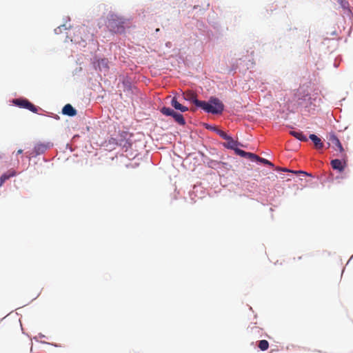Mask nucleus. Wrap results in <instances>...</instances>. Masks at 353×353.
I'll return each instance as SVG.
<instances>
[{
	"mask_svg": "<svg viewBox=\"0 0 353 353\" xmlns=\"http://www.w3.org/2000/svg\"><path fill=\"white\" fill-rule=\"evenodd\" d=\"M34 339L35 341H38L37 336H34Z\"/></svg>",
	"mask_w": 353,
	"mask_h": 353,
	"instance_id": "46",
	"label": "nucleus"
},
{
	"mask_svg": "<svg viewBox=\"0 0 353 353\" xmlns=\"http://www.w3.org/2000/svg\"><path fill=\"white\" fill-rule=\"evenodd\" d=\"M201 125L205 130H209L212 132H214L216 134H217L219 137L221 136L222 132L224 131L222 129L216 128L215 125L210 123L203 122L201 123Z\"/></svg>",
	"mask_w": 353,
	"mask_h": 353,
	"instance_id": "17",
	"label": "nucleus"
},
{
	"mask_svg": "<svg viewBox=\"0 0 353 353\" xmlns=\"http://www.w3.org/2000/svg\"><path fill=\"white\" fill-rule=\"evenodd\" d=\"M34 151L32 149L30 151L26 152L25 155L21 157V159H26L28 160V161H30L32 159V158H34V157H37V156H34Z\"/></svg>",
	"mask_w": 353,
	"mask_h": 353,
	"instance_id": "28",
	"label": "nucleus"
},
{
	"mask_svg": "<svg viewBox=\"0 0 353 353\" xmlns=\"http://www.w3.org/2000/svg\"><path fill=\"white\" fill-rule=\"evenodd\" d=\"M23 152V150L22 149H19L17 152H16V156L19 155V154H22Z\"/></svg>",
	"mask_w": 353,
	"mask_h": 353,
	"instance_id": "38",
	"label": "nucleus"
},
{
	"mask_svg": "<svg viewBox=\"0 0 353 353\" xmlns=\"http://www.w3.org/2000/svg\"><path fill=\"white\" fill-rule=\"evenodd\" d=\"M165 46L168 48H170L172 46V43L170 41H167L165 43Z\"/></svg>",
	"mask_w": 353,
	"mask_h": 353,
	"instance_id": "40",
	"label": "nucleus"
},
{
	"mask_svg": "<svg viewBox=\"0 0 353 353\" xmlns=\"http://www.w3.org/2000/svg\"><path fill=\"white\" fill-rule=\"evenodd\" d=\"M337 3L340 5L341 8L344 10L350 6L349 2L347 0H336Z\"/></svg>",
	"mask_w": 353,
	"mask_h": 353,
	"instance_id": "30",
	"label": "nucleus"
},
{
	"mask_svg": "<svg viewBox=\"0 0 353 353\" xmlns=\"http://www.w3.org/2000/svg\"><path fill=\"white\" fill-rule=\"evenodd\" d=\"M81 71H82V68L78 67V68H76L73 70L72 74H73V75H78Z\"/></svg>",
	"mask_w": 353,
	"mask_h": 353,
	"instance_id": "34",
	"label": "nucleus"
},
{
	"mask_svg": "<svg viewBox=\"0 0 353 353\" xmlns=\"http://www.w3.org/2000/svg\"><path fill=\"white\" fill-rule=\"evenodd\" d=\"M291 134L300 141H305L307 140V136L300 130L292 131Z\"/></svg>",
	"mask_w": 353,
	"mask_h": 353,
	"instance_id": "23",
	"label": "nucleus"
},
{
	"mask_svg": "<svg viewBox=\"0 0 353 353\" xmlns=\"http://www.w3.org/2000/svg\"><path fill=\"white\" fill-rule=\"evenodd\" d=\"M38 336H39V338H44V337H46V336H45V335H43V334H41V333H39V335H38Z\"/></svg>",
	"mask_w": 353,
	"mask_h": 353,
	"instance_id": "42",
	"label": "nucleus"
},
{
	"mask_svg": "<svg viewBox=\"0 0 353 353\" xmlns=\"http://www.w3.org/2000/svg\"><path fill=\"white\" fill-rule=\"evenodd\" d=\"M42 343H45V344H48V345H52L54 347H61V345L60 344H57V343H48V342H46V341H41Z\"/></svg>",
	"mask_w": 353,
	"mask_h": 353,
	"instance_id": "35",
	"label": "nucleus"
},
{
	"mask_svg": "<svg viewBox=\"0 0 353 353\" xmlns=\"http://www.w3.org/2000/svg\"><path fill=\"white\" fill-rule=\"evenodd\" d=\"M209 24L213 29L207 31V40L214 46L223 43L226 38L225 35L228 30V26H223L219 21H209Z\"/></svg>",
	"mask_w": 353,
	"mask_h": 353,
	"instance_id": "6",
	"label": "nucleus"
},
{
	"mask_svg": "<svg viewBox=\"0 0 353 353\" xmlns=\"http://www.w3.org/2000/svg\"><path fill=\"white\" fill-rule=\"evenodd\" d=\"M274 10H276V8H274ZM270 10L272 12L273 9H271Z\"/></svg>",
	"mask_w": 353,
	"mask_h": 353,
	"instance_id": "48",
	"label": "nucleus"
},
{
	"mask_svg": "<svg viewBox=\"0 0 353 353\" xmlns=\"http://www.w3.org/2000/svg\"><path fill=\"white\" fill-rule=\"evenodd\" d=\"M178 96L179 94H176L172 97L170 100L172 108L163 105L159 109V111L163 115L172 118L178 125L185 126L187 123L183 113L188 110V107L182 105L178 101Z\"/></svg>",
	"mask_w": 353,
	"mask_h": 353,
	"instance_id": "1",
	"label": "nucleus"
},
{
	"mask_svg": "<svg viewBox=\"0 0 353 353\" xmlns=\"http://www.w3.org/2000/svg\"><path fill=\"white\" fill-rule=\"evenodd\" d=\"M220 137L225 141L220 142L219 145L226 150H232L236 155L239 156V152L242 150L239 147L243 146V143L238 139H234L232 134L225 130L222 132Z\"/></svg>",
	"mask_w": 353,
	"mask_h": 353,
	"instance_id": "7",
	"label": "nucleus"
},
{
	"mask_svg": "<svg viewBox=\"0 0 353 353\" xmlns=\"http://www.w3.org/2000/svg\"><path fill=\"white\" fill-rule=\"evenodd\" d=\"M239 157L245 159H249L251 162L255 163L256 162V160L258 159V157L256 154L250 152H247L243 150L239 152Z\"/></svg>",
	"mask_w": 353,
	"mask_h": 353,
	"instance_id": "18",
	"label": "nucleus"
},
{
	"mask_svg": "<svg viewBox=\"0 0 353 353\" xmlns=\"http://www.w3.org/2000/svg\"><path fill=\"white\" fill-rule=\"evenodd\" d=\"M221 161L211 159L207 167L214 170H219L221 169Z\"/></svg>",
	"mask_w": 353,
	"mask_h": 353,
	"instance_id": "24",
	"label": "nucleus"
},
{
	"mask_svg": "<svg viewBox=\"0 0 353 353\" xmlns=\"http://www.w3.org/2000/svg\"><path fill=\"white\" fill-rule=\"evenodd\" d=\"M332 168L339 173H342L347 166V154H341V159H334L331 160Z\"/></svg>",
	"mask_w": 353,
	"mask_h": 353,
	"instance_id": "9",
	"label": "nucleus"
},
{
	"mask_svg": "<svg viewBox=\"0 0 353 353\" xmlns=\"http://www.w3.org/2000/svg\"><path fill=\"white\" fill-rule=\"evenodd\" d=\"M328 139L334 145L336 149L339 152L340 154H346L341 141L335 132H330Z\"/></svg>",
	"mask_w": 353,
	"mask_h": 353,
	"instance_id": "13",
	"label": "nucleus"
},
{
	"mask_svg": "<svg viewBox=\"0 0 353 353\" xmlns=\"http://www.w3.org/2000/svg\"><path fill=\"white\" fill-rule=\"evenodd\" d=\"M17 175V171L13 169L8 170L6 172H4L0 175V187L3 186V184L12 177L16 176Z\"/></svg>",
	"mask_w": 353,
	"mask_h": 353,
	"instance_id": "16",
	"label": "nucleus"
},
{
	"mask_svg": "<svg viewBox=\"0 0 353 353\" xmlns=\"http://www.w3.org/2000/svg\"><path fill=\"white\" fill-rule=\"evenodd\" d=\"M119 80L123 85L124 92H130L133 88H136V87L133 85L132 80L130 76L122 75L120 77Z\"/></svg>",
	"mask_w": 353,
	"mask_h": 353,
	"instance_id": "12",
	"label": "nucleus"
},
{
	"mask_svg": "<svg viewBox=\"0 0 353 353\" xmlns=\"http://www.w3.org/2000/svg\"><path fill=\"white\" fill-rule=\"evenodd\" d=\"M9 102L10 104H11L12 105H14L21 109L28 110L34 114H38L39 115L50 117L57 121H59L61 119L59 115L54 114L53 112L45 111L41 108L34 105L31 101H30L27 98L23 97H21L17 99H13L12 100H10Z\"/></svg>",
	"mask_w": 353,
	"mask_h": 353,
	"instance_id": "4",
	"label": "nucleus"
},
{
	"mask_svg": "<svg viewBox=\"0 0 353 353\" xmlns=\"http://www.w3.org/2000/svg\"><path fill=\"white\" fill-rule=\"evenodd\" d=\"M197 7H198V6H194V8H193V9H196V8H197Z\"/></svg>",
	"mask_w": 353,
	"mask_h": 353,
	"instance_id": "47",
	"label": "nucleus"
},
{
	"mask_svg": "<svg viewBox=\"0 0 353 353\" xmlns=\"http://www.w3.org/2000/svg\"><path fill=\"white\" fill-rule=\"evenodd\" d=\"M61 113L69 117H74L77 115L78 111L70 103H66L61 108Z\"/></svg>",
	"mask_w": 353,
	"mask_h": 353,
	"instance_id": "15",
	"label": "nucleus"
},
{
	"mask_svg": "<svg viewBox=\"0 0 353 353\" xmlns=\"http://www.w3.org/2000/svg\"><path fill=\"white\" fill-rule=\"evenodd\" d=\"M130 134V132L128 130H119V134L117 135V139L119 141V146L122 148H125L126 150L131 148L132 145V141L130 139V137H132L130 134L128 138V136Z\"/></svg>",
	"mask_w": 353,
	"mask_h": 353,
	"instance_id": "10",
	"label": "nucleus"
},
{
	"mask_svg": "<svg viewBox=\"0 0 353 353\" xmlns=\"http://www.w3.org/2000/svg\"><path fill=\"white\" fill-rule=\"evenodd\" d=\"M196 109L203 111L205 113L217 115L221 114L225 110L223 101L216 96H211L205 100L196 103Z\"/></svg>",
	"mask_w": 353,
	"mask_h": 353,
	"instance_id": "5",
	"label": "nucleus"
},
{
	"mask_svg": "<svg viewBox=\"0 0 353 353\" xmlns=\"http://www.w3.org/2000/svg\"><path fill=\"white\" fill-rule=\"evenodd\" d=\"M297 30V28H289L288 29V31H290V30Z\"/></svg>",
	"mask_w": 353,
	"mask_h": 353,
	"instance_id": "43",
	"label": "nucleus"
},
{
	"mask_svg": "<svg viewBox=\"0 0 353 353\" xmlns=\"http://www.w3.org/2000/svg\"><path fill=\"white\" fill-rule=\"evenodd\" d=\"M107 19V28L114 34H125V30L130 28L132 25L131 19L125 18L113 12H110Z\"/></svg>",
	"mask_w": 353,
	"mask_h": 353,
	"instance_id": "3",
	"label": "nucleus"
},
{
	"mask_svg": "<svg viewBox=\"0 0 353 353\" xmlns=\"http://www.w3.org/2000/svg\"><path fill=\"white\" fill-rule=\"evenodd\" d=\"M52 146L50 142L42 143L39 142L34 145L33 150L34 151V156H39L43 154L48 149Z\"/></svg>",
	"mask_w": 353,
	"mask_h": 353,
	"instance_id": "14",
	"label": "nucleus"
},
{
	"mask_svg": "<svg viewBox=\"0 0 353 353\" xmlns=\"http://www.w3.org/2000/svg\"><path fill=\"white\" fill-rule=\"evenodd\" d=\"M182 99L189 103H191L195 105L196 108V103L198 102H201V99H199L194 94H190V95H185L183 94Z\"/></svg>",
	"mask_w": 353,
	"mask_h": 353,
	"instance_id": "21",
	"label": "nucleus"
},
{
	"mask_svg": "<svg viewBox=\"0 0 353 353\" xmlns=\"http://www.w3.org/2000/svg\"><path fill=\"white\" fill-rule=\"evenodd\" d=\"M330 35H332V36L337 35V32H336V30H334V31H332V32L330 33Z\"/></svg>",
	"mask_w": 353,
	"mask_h": 353,
	"instance_id": "41",
	"label": "nucleus"
},
{
	"mask_svg": "<svg viewBox=\"0 0 353 353\" xmlns=\"http://www.w3.org/2000/svg\"><path fill=\"white\" fill-rule=\"evenodd\" d=\"M199 155L201 157L203 163L208 166V163L211 161L212 159H210L209 157H208L203 152L199 150L198 151Z\"/></svg>",
	"mask_w": 353,
	"mask_h": 353,
	"instance_id": "27",
	"label": "nucleus"
},
{
	"mask_svg": "<svg viewBox=\"0 0 353 353\" xmlns=\"http://www.w3.org/2000/svg\"><path fill=\"white\" fill-rule=\"evenodd\" d=\"M322 99L315 95H311L309 93L301 94L297 99V105L301 108V111L306 112L310 115H314L321 110V103Z\"/></svg>",
	"mask_w": 353,
	"mask_h": 353,
	"instance_id": "2",
	"label": "nucleus"
},
{
	"mask_svg": "<svg viewBox=\"0 0 353 353\" xmlns=\"http://www.w3.org/2000/svg\"><path fill=\"white\" fill-rule=\"evenodd\" d=\"M345 15L350 21L351 26H353V9L350 6L347 8L343 10Z\"/></svg>",
	"mask_w": 353,
	"mask_h": 353,
	"instance_id": "25",
	"label": "nucleus"
},
{
	"mask_svg": "<svg viewBox=\"0 0 353 353\" xmlns=\"http://www.w3.org/2000/svg\"><path fill=\"white\" fill-rule=\"evenodd\" d=\"M220 159H225V157H224V156H223V155H221V156H220Z\"/></svg>",
	"mask_w": 353,
	"mask_h": 353,
	"instance_id": "44",
	"label": "nucleus"
},
{
	"mask_svg": "<svg viewBox=\"0 0 353 353\" xmlns=\"http://www.w3.org/2000/svg\"><path fill=\"white\" fill-rule=\"evenodd\" d=\"M67 21H70V17H67Z\"/></svg>",
	"mask_w": 353,
	"mask_h": 353,
	"instance_id": "45",
	"label": "nucleus"
},
{
	"mask_svg": "<svg viewBox=\"0 0 353 353\" xmlns=\"http://www.w3.org/2000/svg\"><path fill=\"white\" fill-rule=\"evenodd\" d=\"M274 170L277 172L279 174H281L283 172H289L301 176H309L311 178L314 177L312 173L307 172L303 170H294L287 168H276L274 169Z\"/></svg>",
	"mask_w": 353,
	"mask_h": 353,
	"instance_id": "11",
	"label": "nucleus"
},
{
	"mask_svg": "<svg viewBox=\"0 0 353 353\" xmlns=\"http://www.w3.org/2000/svg\"><path fill=\"white\" fill-rule=\"evenodd\" d=\"M109 144L111 145H115L119 146V141L117 137H111L110 139L108 141Z\"/></svg>",
	"mask_w": 353,
	"mask_h": 353,
	"instance_id": "33",
	"label": "nucleus"
},
{
	"mask_svg": "<svg viewBox=\"0 0 353 353\" xmlns=\"http://www.w3.org/2000/svg\"><path fill=\"white\" fill-rule=\"evenodd\" d=\"M256 163L257 165H264L270 168H274V165L273 163H272L268 159L263 158V157H258Z\"/></svg>",
	"mask_w": 353,
	"mask_h": 353,
	"instance_id": "22",
	"label": "nucleus"
},
{
	"mask_svg": "<svg viewBox=\"0 0 353 353\" xmlns=\"http://www.w3.org/2000/svg\"><path fill=\"white\" fill-rule=\"evenodd\" d=\"M208 150L210 155L219 157V151L216 148H210Z\"/></svg>",
	"mask_w": 353,
	"mask_h": 353,
	"instance_id": "32",
	"label": "nucleus"
},
{
	"mask_svg": "<svg viewBox=\"0 0 353 353\" xmlns=\"http://www.w3.org/2000/svg\"><path fill=\"white\" fill-rule=\"evenodd\" d=\"M66 148L69 149L70 152H73L74 150V149L71 147L69 143L66 144Z\"/></svg>",
	"mask_w": 353,
	"mask_h": 353,
	"instance_id": "37",
	"label": "nucleus"
},
{
	"mask_svg": "<svg viewBox=\"0 0 353 353\" xmlns=\"http://www.w3.org/2000/svg\"><path fill=\"white\" fill-rule=\"evenodd\" d=\"M259 348L263 352L267 350L269 348V342L265 339L259 341Z\"/></svg>",
	"mask_w": 353,
	"mask_h": 353,
	"instance_id": "26",
	"label": "nucleus"
},
{
	"mask_svg": "<svg viewBox=\"0 0 353 353\" xmlns=\"http://www.w3.org/2000/svg\"><path fill=\"white\" fill-rule=\"evenodd\" d=\"M90 63L95 71L103 73L104 75L110 70V61L103 55L95 54L90 59Z\"/></svg>",
	"mask_w": 353,
	"mask_h": 353,
	"instance_id": "8",
	"label": "nucleus"
},
{
	"mask_svg": "<svg viewBox=\"0 0 353 353\" xmlns=\"http://www.w3.org/2000/svg\"><path fill=\"white\" fill-rule=\"evenodd\" d=\"M74 42H77V43L78 42V43H79L81 45H82L83 46H85V44H86L85 41V40H83V39H81V41H77V39H74Z\"/></svg>",
	"mask_w": 353,
	"mask_h": 353,
	"instance_id": "36",
	"label": "nucleus"
},
{
	"mask_svg": "<svg viewBox=\"0 0 353 353\" xmlns=\"http://www.w3.org/2000/svg\"><path fill=\"white\" fill-rule=\"evenodd\" d=\"M2 159V157H1V155H0V159Z\"/></svg>",
	"mask_w": 353,
	"mask_h": 353,
	"instance_id": "49",
	"label": "nucleus"
},
{
	"mask_svg": "<svg viewBox=\"0 0 353 353\" xmlns=\"http://www.w3.org/2000/svg\"><path fill=\"white\" fill-rule=\"evenodd\" d=\"M232 166L231 164L221 161V169H223L224 170L228 172V171L232 169Z\"/></svg>",
	"mask_w": 353,
	"mask_h": 353,
	"instance_id": "31",
	"label": "nucleus"
},
{
	"mask_svg": "<svg viewBox=\"0 0 353 353\" xmlns=\"http://www.w3.org/2000/svg\"><path fill=\"white\" fill-rule=\"evenodd\" d=\"M196 28L199 32V34L206 38L208 34L207 31H209L210 28L202 21H196Z\"/></svg>",
	"mask_w": 353,
	"mask_h": 353,
	"instance_id": "19",
	"label": "nucleus"
},
{
	"mask_svg": "<svg viewBox=\"0 0 353 353\" xmlns=\"http://www.w3.org/2000/svg\"><path fill=\"white\" fill-rule=\"evenodd\" d=\"M236 68H237V66H236V65H232L231 66V68H230V71H234V72H235V71H236Z\"/></svg>",
	"mask_w": 353,
	"mask_h": 353,
	"instance_id": "39",
	"label": "nucleus"
},
{
	"mask_svg": "<svg viewBox=\"0 0 353 353\" xmlns=\"http://www.w3.org/2000/svg\"><path fill=\"white\" fill-rule=\"evenodd\" d=\"M71 28V26L70 25L69 27H67L66 26V24L65 23H63V24H61L59 26H58L57 28H56L54 30V33L56 34H59L60 33L62 32V30L64 29V30H68L69 28Z\"/></svg>",
	"mask_w": 353,
	"mask_h": 353,
	"instance_id": "29",
	"label": "nucleus"
},
{
	"mask_svg": "<svg viewBox=\"0 0 353 353\" xmlns=\"http://www.w3.org/2000/svg\"><path fill=\"white\" fill-rule=\"evenodd\" d=\"M309 139L314 143V145L319 148H321L323 146V143L321 139L315 133H311L309 134Z\"/></svg>",
	"mask_w": 353,
	"mask_h": 353,
	"instance_id": "20",
	"label": "nucleus"
}]
</instances>
